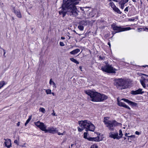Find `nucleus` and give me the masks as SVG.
I'll list each match as a JSON object with an SVG mask.
<instances>
[{
	"instance_id": "obj_1",
	"label": "nucleus",
	"mask_w": 148,
	"mask_h": 148,
	"mask_svg": "<svg viewBox=\"0 0 148 148\" xmlns=\"http://www.w3.org/2000/svg\"><path fill=\"white\" fill-rule=\"evenodd\" d=\"M80 0H66L63 1L61 10L59 12L60 15L64 17L67 13L69 15L76 16L78 15L75 5L79 3Z\"/></svg>"
},
{
	"instance_id": "obj_2",
	"label": "nucleus",
	"mask_w": 148,
	"mask_h": 148,
	"mask_svg": "<svg viewBox=\"0 0 148 148\" xmlns=\"http://www.w3.org/2000/svg\"><path fill=\"white\" fill-rule=\"evenodd\" d=\"M129 81L125 78H119L115 80L114 85L118 88L122 90L127 88L128 87Z\"/></svg>"
},
{
	"instance_id": "obj_3",
	"label": "nucleus",
	"mask_w": 148,
	"mask_h": 148,
	"mask_svg": "<svg viewBox=\"0 0 148 148\" xmlns=\"http://www.w3.org/2000/svg\"><path fill=\"white\" fill-rule=\"evenodd\" d=\"M79 124L81 128L85 129L86 131L93 132L95 127L90 121H79Z\"/></svg>"
},
{
	"instance_id": "obj_4",
	"label": "nucleus",
	"mask_w": 148,
	"mask_h": 148,
	"mask_svg": "<svg viewBox=\"0 0 148 148\" xmlns=\"http://www.w3.org/2000/svg\"><path fill=\"white\" fill-rule=\"evenodd\" d=\"M108 119L109 118L108 117H105L103 122L109 130L114 131V127L119 125L120 123L114 120L112 121L108 120Z\"/></svg>"
},
{
	"instance_id": "obj_5",
	"label": "nucleus",
	"mask_w": 148,
	"mask_h": 148,
	"mask_svg": "<svg viewBox=\"0 0 148 148\" xmlns=\"http://www.w3.org/2000/svg\"><path fill=\"white\" fill-rule=\"evenodd\" d=\"M85 92L90 96L92 101H99V95H100L99 93L90 90L85 91Z\"/></svg>"
},
{
	"instance_id": "obj_6",
	"label": "nucleus",
	"mask_w": 148,
	"mask_h": 148,
	"mask_svg": "<svg viewBox=\"0 0 148 148\" xmlns=\"http://www.w3.org/2000/svg\"><path fill=\"white\" fill-rule=\"evenodd\" d=\"M121 100H123L124 101L130 105L133 106H136L137 103L135 102H134L128 99H122L121 100H119V99H117V104L118 105L121 107H122L126 108H127L129 110L130 109V108L127 106L126 105L125 103L122 102Z\"/></svg>"
},
{
	"instance_id": "obj_7",
	"label": "nucleus",
	"mask_w": 148,
	"mask_h": 148,
	"mask_svg": "<svg viewBox=\"0 0 148 148\" xmlns=\"http://www.w3.org/2000/svg\"><path fill=\"white\" fill-rule=\"evenodd\" d=\"M101 69L103 71L108 73H115V71L116 70L109 64H106L104 67H102Z\"/></svg>"
},
{
	"instance_id": "obj_8",
	"label": "nucleus",
	"mask_w": 148,
	"mask_h": 148,
	"mask_svg": "<svg viewBox=\"0 0 148 148\" xmlns=\"http://www.w3.org/2000/svg\"><path fill=\"white\" fill-rule=\"evenodd\" d=\"M112 28L114 30L117 31L116 32H119L125 31L129 30L131 29L130 27H118L114 25H111Z\"/></svg>"
},
{
	"instance_id": "obj_9",
	"label": "nucleus",
	"mask_w": 148,
	"mask_h": 148,
	"mask_svg": "<svg viewBox=\"0 0 148 148\" xmlns=\"http://www.w3.org/2000/svg\"><path fill=\"white\" fill-rule=\"evenodd\" d=\"M35 125L41 130L45 131V129L46 128V126L42 123L40 122L39 121L35 122Z\"/></svg>"
},
{
	"instance_id": "obj_10",
	"label": "nucleus",
	"mask_w": 148,
	"mask_h": 148,
	"mask_svg": "<svg viewBox=\"0 0 148 148\" xmlns=\"http://www.w3.org/2000/svg\"><path fill=\"white\" fill-rule=\"evenodd\" d=\"M45 132V133L48 132L50 133L54 134L57 133L58 130L57 128L51 127H48L47 129L46 128Z\"/></svg>"
},
{
	"instance_id": "obj_11",
	"label": "nucleus",
	"mask_w": 148,
	"mask_h": 148,
	"mask_svg": "<svg viewBox=\"0 0 148 148\" xmlns=\"http://www.w3.org/2000/svg\"><path fill=\"white\" fill-rule=\"evenodd\" d=\"M109 136L114 139H119L120 137H118V133L117 132H110L109 134Z\"/></svg>"
},
{
	"instance_id": "obj_12",
	"label": "nucleus",
	"mask_w": 148,
	"mask_h": 148,
	"mask_svg": "<svg viewBox=\"0 0 148 148\" xmlns=\"http://www.w3.org/2000/svg\"><path fill=\"white\" fill-rule=\"evenodd\" d=\"M142 89L139 88L138 89L134 91L132 90L131 91V93L133 95H136L139 94H142L144 93L143 91H142Z\"/></svg>"
},
{
	"instance_id": "obj_13",
	"label": "nucleus",
	"mask_w": 148,
	"mask_h": 148,
	"mask_svg": "<svg viewBox=\"0 0 148 148\" xmlns=\"http://www.w3.org/2000/svg\"><path fill=\"white\" fill-rule=\"evenodd\" d=\"M4 140H5L4 142L5 146L8 148H10L12 146L11 140L10 139H4Z\"/></svg>"
},
{
	"instance_id": "obj_14",
	"label": "nucleus",
	"mask_w": 148,
	"mask_h": 148,
	"mask_svg": "<svg viewBox=\"0 0 148 148\" xmlns=\"http://www.w3.org/2000/svg\"><path fill=\"white\" fill-rule=\"evenodd\" d=\"M146 79H146L144 77L142 76L141 77V79L140 80L141 84L143 87L144 88H146V84L145 83V81H146Z\"/></svg>"
},
{
	"instance_id": "obj_15",
	"label": "nucleus",
	"mask_w": 148,
	"mask_h": 148,
	"mask_svg": "<svg viewBox=\"0 0 148 148\" xmlns=\"http://www.w3.org/2000/svg\"><path fill=\"white\" fill-rule=\"evenodd\" d=\"M108 97L104 95V94H100V95H99V101H102L105 100L106 99H108Z\"/></svg>"
},
{
	"instance_id": "obj_16",
	"label": "nucleus",
	"mask_w": 148,
	"mask_h": 148,
	"mask_svg": "<svg viewBox=\"0 0 148 148\" xmlns=\"http://www.w3.org/2000/svg\"><path fill=\"white\" fill-rule=\"evenodd\" d=\"M88 139L90 141H99L101 140L98 136L96 137L89 138H88Z\"/></svg>"
},
{
	"instance_id": "obj_17",
	"label": "nucleus",
	"mask_w": 148,
	"mask_h": 148,
	"mask_svg": "<svg viewBox=\"0 0 148 148\" xmlns=\"http://www.w3.org/2000/svg\"><path fill=\"white\" fill-rule=\"evenodd\" d=\"M90 23L89 21L86 20H83L79 22V24L80 25H86Z\"/></svg>"
},
{
	"instance_id": "obj_18",
	"label": "nucleus",
	"mask_w": 148,
	"mask_h": 148,
	"mask_svg": "<svg viewBox=\"0 0 148 148\" xmlns=\"http://www.w3.org/2000/svg\"><path fill=\"white\" fill-rule=\"evenodd\" d=\"M14 13L16 15L18 18H21L22 17L21 13L19 10H14Z\"/></svg>"
},
{
	"instance_id": "obj_19",
	"label": "nucleus",
	"mask_w": 148,
	"mask_h": 148,
	"mask_svg": "<svg viewBox=\"0 0 148 148\" xmlns=\"http://www.w3.org/2000/svg\"><path fill=\"white\" fill-rule=\"evenodd\" d=\"M80 51L79 49H77L70 52V53L72 55H75L79 53Z\"/></svg>"
},
{
	"instance_id": "obj_20",
	"label": "nucleus",
	"mask_w": 148,
	"mask_h": 148,
	"mask_svg": "<svg viewBox=\"0 0 148 148\" xmlns=\"http://www.w3.org/2000/svg\"><path fill=\"white\" fill-rule=\"evenodd\" d=\"M114 11L119 14H121V12L119 8L116 7L113 10Z\"/></svg>"
},
{
	"instance_id": "obj_21",
	"label": "nucleus",
	"mask_w": 148,
	"mask_h": 148,
	"mask_svg": "<svg viewBox=\"0 0 148 148\" xmlns=\"http://www.w3.org/2000/svg\"><path fill=\"white\" fill-rule=\"evenodd\" d=\"M70 60L72 62L75 63L77 64H79V62L77 61L76 60L74 59L73 58H70Z\"/></svg>"
},
{
	"instance_id": "obj_22",
	"label": "nucleus",
	"mask_w": 148,
	"mask_h": 148,
	"mask_svg": "<svg viewBox=\"0 0 148 148\" xmlns=\"http://www.w3.org/2000/svg\"><path fill=\"white\" fill-rule=\"evenodd\" d=\"M5 84L4 81H2L0 82V89Z\"/></svg>"
},
{
	"instance_id": "obj_23",
	"label": "nucleus",
	"mask_w": 148,
	"mask_h": 148,
	"mask_svg": "<svg viewBox=\"0 0 148 148\" xmlns=\"http://www.w3.org/2000/svg\"><path fill=\"white\" fill-rule=\"evenodd\" d=\"M123 134L122 133V132L121 130H119V136H118V137H120L119 138V139L121 138L122 137V136L123 135Z\"/></svg>"
},
{
	"instance_id": "obj_24",
	"label": "nucleus",
	"mask_w": 148,
	"mask_h": 148,
	"mask_svg": "<svg viewBox=\"0 0 148 148\" xmlns=\"http://www.w3.org/2000/svg\"><path fill=\"white\" fill-rule=\"evenodd\" d=\"M32 118V117L31 116H30L28 119L27 120L26 123H25V125H27L29 123V122L30 121V120H31Z\"/></svg>"
},
{
	"instance_id": "obj_25",
	"label": "nucleus",
	"mask_w": 148,
	"mask_h": 148,
	"mask_svg": "<svg viewBox=\"0 0 148 148\" xmlns=\"http://www.w3.org/2000/svg\"><path fill=\"white\" fill-rule=\"evenodd\" d=\"M119 4L121 8L122 9H123L124 8V5H125V3H123L119 2Z\"/></svg>"
},
{
	"instance_id": "obj_26",
	"label": "nucleus",
	"mask_w": 148,
	"mask_h": 148,
	"mask_svg": "<svg viewBox=\"0 0 148 148\" xmlns=\"http://www.w3.org/2000/svg\"><path fill=\"white\" fill-rule=\"evenodd\" d=\"M78 28L81 31H83L84 29V27L81 25H79Z\"/></svg>"
},
{
	"instance_id": "obj_27",
	"label": "nucleus",
	"mask_w": 148,
	"mask_h": 148,
	"mask_svg": "<svg viewBox=\"0 0 148 148\" xmlns=\"http://www.w3.org/2000/svg\"><path fill=\"white\" fill-rule=\"evenodd\" d=\"M46 92L47 94H50L51 93V90L49 89H47L46 90Z\"/></svg>"
},
{
	"instance_id": "obj_28",
	"label": "nucleus",
	"mask_w": 148,
	"mask_h": 148,
	"mask_svg": "<svg viewBox=\"0 0 148 148\" xmlns=\"http://www.w3.org/2000/svg\"><path fill=\"white\" fill-rule=\"evenodd\" d=\"M49 84L50 85H53L54 86H55L56 84L52 80V79H51L50 80Z\"/></svg>"
},
{
	"instance_id": "obj_29",
	"label": "nucleus",
	"mask_w": 148,
	"mask_h": 148,
	"mask_svg": "<svg viewBox=\"0 0 148 148\" xmlns=\"http://www.w3.org/2000/svg\"><path fill=\"white\" fill-rule=\"evenodd\" d=\"M39 111L41 112H42L43 113H45V108H40Z\"/></svg>"
},
{
	"instance_id": "obj_30",
	"label": "nucleus",
	"mask_w": 148,
	"mask_h": 148,
	"mask_svg": "<svg viewBox=\"0 0 148 148\" xmlns=\"http://www.w3.org/2000/svg\"><path fill=\"white\" fill-rule=\"evenodd\" d=\"M110 6L112 8L113 10L116 7L114 3L112 2L110 3Z\"/></svg>"
},
{
	"instance_id": "obj_31",
	"label": "nucleus",
	"mask_w": 148,
	"mask_h": 148,
	"mask_svg": "<svg viewBox=\"0 0 148 148\" xmlns=\"http://www.w3.org/2000/svg\"><path fill=\"white\" fill-rule=\"evenodd\" d=\"M128 1V0H121L119 2L125 4Z\"/></svg>"
},
{
	"instance_id": "obj_32",
	"label": "nucleus",
	"mask_w": 148,
	"mask_h": 148,
	"mask_svg": "<svg viewBox=\"0 0 148 148\" xmlns=\"http://www.w3.org/2000/svg\"><path fill=\"white\" fill-rule=\"evenodd\" d=\"M91 148H98V146L95 145H93L91 146Z\"/></svg>"
},
{
	"instance_id": "obj_33",
	"label": "nucleus",
	"mask_w": 148,
	"mask_h": 148,
	"mask_svg": "<svg viewBox=\"0 0 148 148\" xmlns=\"http://www.w3.org/2000/svg\"><path fill=\"white\" fill-rule=\"evenodd\" d=\"M87 134H88V133L87 132H85L84 133V138H87Z\"/></svg>"
},
{
	"instance_id": "obj_34",
	"label": "nucleus",
	"mask_w": 148,
	"mask_h": 148,
	"mask_svg": "<svg viewBox=\"0 0 148 148\" xmlns=\"http://www.w3.org/2000/svg\"><path fill=\"white\" fill-rule=\"evenodd\" d=\"M135 18H130L128 19V21H135Z\"/></svg>"
},
{
	"instance_id": "obj_35",
	"label": "nucleus",
	"mask_w": 148,
	"mask_h": 148,
	"mask_svg": "<svg viewBox=\"0 0 148 148\" xmlns=\"http://www.w3.org/2000/svg\"><path fill=\"white\" fill-rule=\"evenodd\" d=\"M60 45L62 46H63L64 45V43L62 42H60Z\"/></svg>"
},
{
	"instance_id": "obj_36",
	"label": "nucleus",
	"mask_w": 148,
	"mask_h": 148,
	"mask_svg": "<svg viewBox=\"0 0 148 148\" xmlns=\"http://www.w3.org/2000/svg\"><path fill=\"white\" fill-rule=\"evenodd\" d=\"M129 9V7L128 6V7H126V8H125V9L124 10V11H126V12H128V9Z\"/></svg>"
},
{
	"instance_id": "obj_37",
	"label": "nucleus",
	"mask_w": 148,
	"mask_h": 148,
	"mask_svg": "<svg viewBox=\"0 0 148 148\" xmlns=\"http://www.w3.org/2000/svg\"><path fill=\"white\" fill-rule=\"evenodd\" d=\"M14 142L16 144H17V145H19V144H18V141L17 140H15L14 141Z\"/></svg>"
},
{
	"instance_id": "obj_38",
	"label": "nucleus",
	"mask_w": 148,
	"mask_h": 148,
	"mask_svg": "<svg viewBox=\"0 0 148 148\" xmlns=\"http://www.w3.org/2000/svg\"><path fill=\"white\" fill-rule=\"evenodd\" d=\"M84 129V128H78V130L79 132H81Z\"/></svg>"
},
{
	"instance_id": "obj_39",
	"label": "nucleus",
	"mask_w": 148,
	"mask_h": 148,
	"mask_svg": "<svg viewBox=\"0 0 148 148\" xmlns=\"http://www.w3.org/2000/svg\"><path fill=\"white\" fill-rule=\"evenodd\" d=\"M58 133V135H63V133H61L60 132H57Z\"/></svg>"
},
{
	"instance_id": "obj_40",
	"label": "nucleus",
	"mask_w": 148,
	"mask_h": 148,
	"mask_svg": "<svg viewBox=\"0 0 148 148\" xmlns=\"http://www.w3.org/2000/svg\"><path fill=\"white\" fill-rule=\"evenodd\" d=\"M128 137H133V138H134L135 137V135H132L130 136H128Z\"/></svg>"
},
{
	"instance_id": "obj_41",
	"label": "nucleus",
	"mask_w": 148,
	"mask_h": 148,
	"mask_svg": "<svg viewBox=\"0 0 148 148\" xmlns=\"http://www.w3.org/2000/svg\"><path fill=\"white\" fill-rule=\"evenodd\" d=\"M135 134H136L138 135L140 134V133L139 132H138V131H136L135 132Z\"/></svg>"
},
{
	"instance_id": "obj_42",
	"label": "nucleus",
	"mask_w": 148,
	"mask_h": 148,
	"mask_svg": "<svg viewBox=\"0 0 148 148\" xmlns=\"http://www.w3.org/2000/svg\"><path fill=\"white\" fill-rule=\"evenodd\" d=\"M3 52H4V53H3V56H5V53H6V52L5 51V50L3 49Z\"/></svg>"
},
{
	"instance_id": "obj_43",
	"label": "nucleus",
	"mask_w": 148,
	"mask_h": 148,
	"mask_svg": "<svg viewBox=\"0 0 148 148\" xmlns=\"http://www.w3.org/2000/svg\"><path fill=\"white\" fill-rule=\"evenodd\" d=\"M71 147H69V148H73V147L75 146V145L74 144H72L71 145Z\"/></svg>"
},
{
	"instance_id": "obj_44",
	"label": "nucleus",
	"mask_w": 148,
	"mask_h": 148,
	"mask_svg": "<svg viewBox=\"0 0 148 148\" xmlns=\"http://www.w3.org/2000/svg\"><path fill=\"white\" fill-rule=\"evenodd\" d=\"M142 74L143 75H144L145 76H146V78L148 77V75H146L145 74Z\"/></svg>"
},
{
	"instance_id": "obj_45",
	"label": "nucleus",
	"mask_w": 148,
	"mask_h": 148,
	"mask_svg": "<svg viewBox=\"0 0 148 148\" xmlns=\"http://www.w3.org/2000/svg\"><path fill=\"white\" fill-rule=\"evenodd\" d=\"M20 125V122H18V123L17 124V125L18 126H19Z\"/></svg>"
},
{
	"instance_id": "obj_46",
	"label": "nucleus",
	"mask_w": 148,
	"mask_h": 148,
	"mask_svg": "<svg viewBox=\"0 0 148 148\" xmlns=\"http://www.w3.org/2000/svg\"><path fill=\"white\" fill-rule=\"evenodd\" d=\"M52 115H53V116H55L56 115V114L54 112V111L53 110V113L52 114Z\"/></svg>"
},
{
	"instance_id": "obj_47",
	"label": "nucleus",
	"mask_w": 148,
	"mask_h": 148,
	"mask_svg": "<svg viewBox=\"0 0 148 148\" xmlns=\"http://www.w3.org/2000/svg\"><path fill=\"white\" fill-rule=\"evenodd\" d=\"M127 135H128V134L127 133H126L125 134V136H127L128 137V136H127Z\"/></svg>"
},
{
	"instance_id": "obj_48",
	"label": "nucleus",
	"mask_w": 148,
	"mask_h": 148,
	"mask_svg": "<svg viewBox=\"0 0 148 148\" xmlns=\"http://www.w3.org/2000/svg\"><path fill=\"white\" fill-rule=\"evenodd\" d=\"M61 39L62 40H64L65 39V38L64 37H61Z\"/></svg>"
},
{
	"instance_id": "obj_49",
	"label": "nucleus",
	"mask_w": 148,
	"mask_h": 148,
	"mask_svg": "<svg viewBox=\"0 0 148 148\" xmlns=\"http://www.w3.org/2000/svg\"><path fill=\"white\" fill-rule=\"evenodd\" d=\"M108 45H109L110 47V42H108Z\"/></svg>"
},
{
	"instance_id": "obj_50",
	"label": "nucleus",
	"mask_w": 148,
	"mask_h": 148,
	"mask_svg": "<svg viewBox=\"0 0 148 148\" xmlns=\"http://www.w3.org/2000/svg\"><path fill=\"white\" fill-rule=\"evenodd\" d=\"M90 8L89 7H85L84 8V10L85 11H86V9L87 8Z\"/></svg>"
},
{
	"instance_id": "obj_51",
	"label": "nucleus",
	"mask_w": 148,
	"mask_h": 148,
	"mask_svg": "<svg viewBox=\"0 0 148 148\" xmlns=\"http://www.w3.org/2000/svg\"><path fill=\"white\" fill-rule=\"evenodd\" d=\"M79 69H81V71H82V67L81 66H79Z\"/></svg>"
},
{
	"instance_id": "obj_52",
	"label": "nucleus",
	"mask_w": 148,
	"mask_h": 148,
	"mask_svg": "<svg viewBox=\"0 0 148 148\" xmlns=\"http://www.w3.org/2000/svg\"><path fill=\"white\" fill-rule=\"evenodd\" d=\"M51 93L52 94V95L53 96H54L55 95V93L54 92H52Z\"/></svg>"
},
{
	"instance_id": "obj_53",
	"label": "nucleus",
	"mask_w": 148,
	"mask_h": 148,
	"mask_svg": "<svg viewBox=\"0 0 148 148\" xmlns=\"http://www.w3.org/2000/svg\"><path fill=\"white\" fill-rule=\"evenodd\" d=\"M82 8H81V10H82L84 11V9H82Z\"/></svg>"
},
{
	"instance_id": "obj_54",
	"label": "nucleus",
	"mask_w": 148,
	"mask_h": 148,
	"mask_svg": "<svg viewBox=\"0 0 148 148\" xmlns=\"http://www.w3.org/2000/svg\"><path fill=\"white\" fill-rule=\"evenodd\" d=\"M148 28H146V27H145V30H148Z\"/></svg>"
},
{
	"instance_id": "obj_55",
	"label": "nucleus",
	"mask_w": 148,
	"mask_h": 148,
	"mask_svg": "<svg viewBox=\"0 0 148 148\" xmlns=\"http://www.w3.org/2000/svg\"><path fill=\"white\" fill-rule=\"evenodd\" d=\"M21 147H25V146L24 145H23L22 146H21Z\"/></svg>"
},
{
	"instance_id": "obj_56",
	"label": "nucleus",
	"mask_w": 148,
	"mask_h": 148,
	"mask_svg": "<svg viewBox=\"0 0 148 148\" xmlns=\"http://www.w3.org/2000/svg\"><path fill=\"white\" fill-rule=\"evenodd\" d=\"M132 0V1H133V2H135V1H135V0Z\"/></svg>"
},
{
	"instance_id": "obj_57",
	"label": "nucleus",
	"mask_w": 148,
	"mask_h": 148,
	"mask_svg": "<svg viewBox=\"0 0 148 148\" xmlns=\"http://www.w3.org/2000/svg\"><path fill=\"white\" fill-rule=\"evenodd\" d=\"M146 81H147V82H148V79H146Z\"/></svg>"
},
{
	"instance_id": "obj_58",
	"label": "nucleus",
	"mask_w": 148,
	"mask_h": 148,
	"mask_svg": "<svg viewBox=\"0 0 148 148\" xmlns=\"http://www.w3.org/2000/svg\"><path fill=\"white\" fill-rule=\"evenodd\" d=\"M124 140H125V139H126V138H125V137H124Z\"/></svg>"
},
{
	"instance_id": "obj_59",
	"label": "nucleus",
	"mask_w": 148,
	"mask_h": 148,
	"mask_svg": "<svg viewBox=\"0 0 148 148\" xmlns=\"http://www.w3.org/2000/svg\"><path fill=\"white\" fill-rule=\"evenodd\" d=\"M147 87H148V84H147Z\"/></svg>"
},
{
	"instance_id": "obj_60",
	"label": "nucleus",
	"mask_w": 148,
	"mask_h": 148,
	"mask_svg": "<svg viewBox=\"0 0 148 148\" xmlns=\"http://www.w3.org/2000/svg\"><path fill=\"white\" fill-rule=\"evenodd\" d=\"M12 19H14V18H13V17L12 18Z\"/></svg>"
},
{
	"instance_id": "obj_61",
	"label": "nucleus",
	"mask_w": 148,
	"mask_h": 148,
	"mask_svg": "<svg viewBox=\"0 0 148 148\" xmlns=\"http://www.w3.org/2000/svg\"><path fill=\"white\" fill-rule=\"evenodd\" d=\"M147 0L148 2V0Z\"/></svg>"
},
{
	"instance_id": "obj_62",
	"label": "nucleus",
	"mask_w": 148,
	"mask_h": 148,
	"mask_svg": "<svg viewBox=\"0 0 148 148\" xmlns=\"http://www.w3.org/2000/svg\"><path fill=\"white\" fill-rule=\"evenodd\" d=\"M147 94H148V92H147Z\"/></svg>"
}]
</instances>
